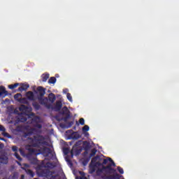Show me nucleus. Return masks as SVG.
Segmentation results:
<instances>
[{
	"mask_svg": "<svg viewBox=\"0 0 179 179\" xmlns=\"http://www.w3.org/2000/svg\"><path fill=\"white\" fill-rule=\"evenodd\" d=\"M110 166H115V163L110 157L103 158L96 157L92 159L90 165V173L92 174L96 171L97 174H106L105 178L108 179H117L120 177L115 171L110 168Z\"/></svg>",
	"mask_w": 179,
	"mask_h": 179,
	"instance_id": "1",
	"label": "nucleus"
},
{
	"mask_svg": "<svg viewBox=\"0 0 179 179\" xmlns=\"http://www.w3.org/2000/svg\"><path fill=\"white\" fill-rule=\"evenodd\" d=\"M45 94V91L44 90V88L43 87H38L37 88V92H35V94H33L31 92H28L26 94L27 99L29 100H34V99H41V96H44Z\"/></svg>",
	"mask_w": 179,
	"mask_h": 179,
	"instance_id": "2",
	"label": "nucleus"
},
{
	"mask_svg": "<svg viewBox=\"0 0 179 179\" xmlns=\"http://www.w3.org/2000/svg\"><path fill=\"white\" fill-rule=\"evenodd\" d=\"M20 110L22 111V113H24L26 115H29L31 113V107L28 106L27 107L24 105H21L20 106Z\"/></svg>",
	"mask_w": 179,
	"mask_h": 179,
	"instance_id": "3",
	"label": "nucleus"
},
{
	"mask_svg": "<svg viewBox=\"0 0 179 179\" xmlns=\"http://www.w3.org/2000/svg\"><path fill=\"white\" fill-rule=\"evenodd\" d=\"M8 96V91L5 90V87L0 86V97Z\"/></svg>",
	"mask_w": 179,
	"mask_h": 179,
	"instance_id": "4",
	"label": "nucleus"
},
{
	"mask_svg": "<svg viewBox=\"0 0 179 179\" xmlns=\"http://www.w3.org/2000/svg\"><path fill=\"white\" fill-rule=\"evenodd\" d=\"M40 153H42L43 155H44L45 156H48V153H50V149L43 147V148H40V149H38Z\"/></svg>",
	"mask_w": 179,
	"mask_h": 179,
	"instance_id": "5",
	"label": "nucleus"
},
{
	"mask_svg": "<svg viewBox=\"0 0 179 179\" xmlns=\"http://www.w3.org/2000/svg\"><path fill=\"white\" fill-rule=\"evenodd\" d=\"M20 86L18 92H23V90H27V89H29L28 84H20Z\"/></svg>",
	"mask_w": 179,
	"mask_h": 179,
	"instance_id": "6",
	"label": "nucleus"
},
{
	"mask_svg": "<svg viewBox=\"0 0 179 179\" xmlns=\"http://www.w3.org/2000/svg\"><path fill=\"white\" fill-rule=\"evenodd\" d=\"M14 99L15 100H17V101H20V103H23V99H22V94H17L14 96Z\"/></svg>",
	"mask_w": 179,
	"mask_h": 179,
	"instance_id": "7",
	"label": "nucleus"
},
{
	"mask_svg": "<svg viewBox=\"0 0 179 179\" xmlns=\"http://www.w3.org/2000/svg\"><path fill=\"white\" fill-rule=\"evenodd\" d=\"M37 142V138H34V140H32V146H42L41 142L38 141V144H34Z\"/></svg>",
	"mask_w": 179,
	"mask_h": 179,
	"instance_id": "8",
	"label": "nucleus"
},
{
	"mask_svg": "<svg viewBox=\"0 0 179 179\" xmlns=\"http://www.w3.org/2000/svg\"><path fill=\"white\" fill-rule=\"evenodd\" d=\"M50 78V75L48 74H43L42 75V80L43 82H47V79Z\"/></svg>",
	"mask_w": 179,
	"mask_h": 179,
	"instance_id": "9",
	"label": "nucleus"
},
{
	"mask_svg": "<svg viewBox=\"0 0 179 179\" xmlns=\"http://www.w3.org/2000/svg\"><path fill=\"white\" fill-rule=\"evenodd\" d=\"M49 100L50 101H51L52 103L53 101H55V95H54V94H49Z\"/></svg>",
	"mask_w": 179,
	"mask_h": 179,
	"instance_id": "10",
	"label": "nucleus"
},
{
	"mask_svg": "<svg viewBox=\"0 0 179 179\" xmlns=\"http://www.w3.org/2000/svg\"><path fill=\"white\" fill-rule=\"evenodd\" d=\"M17 86H20L19 83H15L14 85H8V87L11 90H13V89H16V87H17Z\"/></svg>",
	"mask_w": 179,
	"mask_h": 179,
	"instance_id": "11",
	"label": "nucleus"
},
{
	"mask_svg": "<svg viewBox=\"0 0 179 179\" xmlns=\"http://www.w3.org/2000/svg\"><path fill=\"white\" fill-rule=\"evenodd\" d=\"M55 82H57V79L55 77H52L50 79H49L48 83H52L54 85Z\"/></svg>",
	"mask_w": 179,
	"mask_h": 179,
	"instance_id": "12",
	"label": "nucleus"
},
{
	"mask_svg": "<svg viewBox=\"0 0 179 179\" xmlns=\"http://www.w3.org/2000/svg\"><path fill=\"white\" fill-rule=\"evenodd\" d=\"M61 107H62V103H61V101H57L56 103L57 110H61Z\"/></svg>",
	"mask_w": 179,
	"mask_h": 179,
	"instance_id": "13",
	"label": "nucleus"
},
{
	"mask_svg": "<svg viewBox=\"0 0 179 179\" xmlns=\"http://www.w3.org/2000/svg\"><path fill=\"white\" fill-rule=\"evenodd\" d=\"M90 127L88 125H85L84 127L83 128V132H87L89 131Z\"/></svg>",
	"mask_w": 179,
	"mask_h": 179,
	"instance_id": "14",
	"label": "nucleus"
},
{
	"mask_svg": "<svg viewBox=\"0 0 179 179\" xmlns=\"http://www.w3.org/2000/svg\"><path fill=\"white\" fill-rule=\"evenodd\" d=\"M26 172L27 173V174L30 175L31 177H34V173H33V172L30 169H27Z\"/></svg>",
	"mask_w": 179,
	"mask_h": 179,
	"instance_id": "15",
	"label": "nucleus"
},
{
	"mask_svg": "<svg viewBox=\"0 0 179 179\" xmlns=\"http://www.w3.org/2000/svg\"><path fill=\"white\" fill-rule=\"evenodd\" d=\"M1 162L3 163V164H6V163H8V158L5 157L4 159L1 160Z\"/></svg>",
	"mask_w": 179,
	"mask_h": 179,
	"instance_id": "16",
	"label": "nucleus"
},
{
	"mask_svg": "<svg viewBox=\"0 0 179 179\" xmlns=\"http://www.w3.org/2000/svg\"><path fill=\"white\" fill-rule=\"evenodd\" d=\"M66 97L68 99L69 101H70L71 102H72V96L71 95V94L68 93L66 94Z\"/></svg>",
	"mask_w": 179,
	"mask_h": 179,
	"instance_id": "17",
	"label": "nucleus"
},
{
	"mask_svg": "<svg viewBox=\"0 0 179 179\" xmlns=\"http://www.w3.org/2000/svg\"><path fill=\"white\" fill-rule=\"evenodd\" d=\"M79 123H80L81 125H85V119L80 118V120H79Z\"/></svg>",
	"mask_w": 179,
	"mask_h": 179,
	"instance_id": "18",
	"label": "nucleus"
},
{
	"mask_svg": "<svg viewBox=\"0 0 179 179\" xmlns=\"http://www.w3.org/2000/svg\"><path fill=\"white\" fill-rule=\"evenodd\" d=\"M117 170L120 174H124V169H122L121 167H117Z\"/></svg>",
	"mask_w": 179,
	"mask_h": 179,
	"instance_id": "19",
	"label": "nucleus"
},
{
	"mask_svg": "<svg viewBox=\"0 0 179 179\" xmlns=\"http://www.w3.org/2000/svg\"><path fill=\"white\" fill-rule=\"evenodd\" d=\"M31 134H36V129H32L30 131L28 132V135H31Z\"/></svg>",
	"mask_w": 179,
	"mask_h": 179,
	"instance_id": "20",
	"label": "nucleus"
},
{
	"mask_svg": "<svg viewBox=\"0 0 179 179\" xmlns=\"http://www.w3.org/2000/svg\"><path fill=\"white\" fill-rule=\"evenodd\" d=\"M71 156H73V155H78V152L75 153V147L73 148V150H71Z\"/></svg>",
	"mask_w": 179,
	"mask_h": 179,
	"instance_id": "21",
	"label": "nucleus"
},
{
	"mask_svg": "<svg viewBox=\"0 0 179 179\" xmlns=\"http://www.w3.org/2000/svg\"><path fill=\"white\" fill-rule=\"evenodd\" d=\"M64 114H68V108L64 107L63 108Z\"/></svg>",
	"mask_w": 179,
	"mask_h": 179,
	"instance_id": "22",
	"label": "nucleus"
},
{
	"mask_svg": "<svg viewBox=\"0 0 179 179\" xmlns=\"http://www.w3.org/2000/svg\"><path fill=\"white\" fill-rule=\"evenodd\" d=\"M15 157L18 159V160H22V159L20 158V156L19 155H17V153H15Z\"/></svg>",
	"mask_w": 179,
	"mask_h": 179,
	"instance_id": "23",
	"label": "nucleus"
},
{
	"mask_svg": "<svg viewBox=\"0 0 179 179\" xmlns=\"http://www.w3.org/2000/svg\"><path fill=\"white\" fill-rule=\"evenodd\" d=\"M0 131H1L2 132H5V127H3V126L0 125Z\"/></svg>",
	"mask_w": 179,
	"mask_h": 179,
	"instance_id": "24",
	"label": "nucleus"
},
{
	"mask_svg": "<svg viewBox=\"0 0 179 179\" xmlns=\"http://www.w3.org/2000/svg\"><path fill=\"white\" fill-rule=\"evenodd\" d=\"M13 152H16V150H17V147L13 146Z\"/></svg>",
	"mask_w": 179,
	"mask_h": 179,
	"instance_id": "25",
	"label": "nucleus"
},
{
	"mask_svg": "<svg viewBox=\"0 0 179 179\" xmlns=\"http://www.w3.org/2000/svg\"><path fill=\"white\" fill-rule=\"evenodd\" d=\"M36 128L40 129V128H41V125L40 124L37 123L36 126Z\"/></svg>",
	"mask_w": 179,
	"mask_h": 179,
	"instance_id": "26",
	"label": "nucleus"
},
{
	"mask_svg": "<svg viewBox=\"0 0 179 179\" xmlns=\"http://www.w3.org/2000/svg\"><path fill=\"white\" fill-rule=\"evenodd\" d=\"M35 120H36V121H40V117H35Z\"/></svg>",
	"mask_w": 179,
	"mask_h": 179,
	"instance_id": "27",
	"label": "nucleus"
},
{
	"mask_svg": "<svg viewBox=\"0 0 179 179\" xmlns=\"http://www.w3.org/2000/svg\"><path fill=\"white\" fill-rule=\"evenodd\" d=\"M92 153H93V155H94L95 153H96V150H92Z\"/></svg>",
	"mask_w": 179,
	"mask_h": 179,
	"instance_id": "28",
	"label": "nucleus"
},
{
	"mask_svg": "<svg viewBox=\"0 0 179 179\" xmlns=\"http://www.w3.org/2000/svg\"><path fill=\"white\" fill-rule=\"evenodd\" d=\"M68 90H64V93H66Z\"/></svg>",
	"mask_w": 179,
	"mask_h": 179,
	"instance_id": "29",
	"label": "nucleus"
},
{
	"mask_svg": "<svg viewBox=\"0 0 179 179\" xmlns=\"http://www.w3.org/2000/svg\"><path fill=\"white\" fill-rule=\"evenodd\" d=\"M44 100L45 101H48V99H47V98H45Z\"/></svg>",
	"mask_w": 179,
	"mask_h": 179,
	"instance_id": "30",
	"label": "nucleus"
},
{
	"mask_svg": "<svg viewBox=\"0 0 179 179\" xmlns=\"http://www.w3.org/2000/svg\"><path fill=\"white\" fill-rule=\"evenodd\" d=\"M85 135H89V133H85Z\"/></svg>",
	"mask_w": 179,
	"mask_h": 179,
	"instance_id": "31",
	"label": "nucleus"
},
{
	"mask_svg": "<svg viewBox=\"0 0 179 179\" xmlns=\"http://www.w3.org/2000/svg\"><path fill=\"white\" fill-rule=\"evenodd\" d=\"M22 178H23L24 177V176L22 175Z\"/></svg>",
	"mask_w": 179,
	"mask_h": 179,
	"instance_id": "32",
	"label": "nucleus"
}]
</instances>
